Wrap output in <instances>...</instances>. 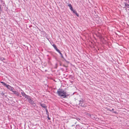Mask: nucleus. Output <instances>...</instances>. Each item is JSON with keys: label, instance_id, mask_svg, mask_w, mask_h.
<instances>
[{"label": "nucleus", "instance_id": "obj_18", "mask_svg": "<svg viewBox=\"0 0 129 129\" xmlns=\"http://www.w3.org/2000/svg\"><path fill=\"white\" fill-rule=\"evenodd\" d=\"M45 109V110L46 111V112L47 113L48 112V110H47V108L46 109Z\"/></svg>", "mask_w": 129, "mask_h": 129}, {"label": "nucleus", "instance_id": "obj_3", "mask_svg": "<svg viewBox=\"0 0 129 129\" xmlns=\"http://www.w3.org/2000/svg\"><path fill=\"white\" fill-rule=\"evenodd\" d=\"M27 98V99L28 100V101L30 104H33V103L34 102L30 99V97L29 96Z\"/></svg>", "mask_w": 129, "mask_h": 129}, {"label": "nucleus", "instance_id": "obj_14", "mask_svg": "<svg viewBox=\"0 0 129 129\" xmlns=\"http://www.w3.org/2000/svg\"><path fill=\"white\" fill-rule=\"evenodd\" d=\"M1 83L3 84V85L6 87L7 84L3 82H1Z\"/></svg>", "mask_w": 129, "mask_h": 129}, {"label": "nucleus", "instance_id": "obj_10", "mask_svg": "<svg viewBox=\"0 0 129 129\" xmlns=\"http://www.w3.org/2000/svg\"><path fill=\"white\" fill-rule=\"evenodd\" d=\"M73 11V12L78 17H79V15L78 14L77 12L75 10H73V11Z\"/></svg>", "mask_w": 129, "mask_h": 129}, {"label": "nucleus", "instance_id": "obj_13", "mask_svg": "<svg viewBox=\"0 0 129 129\" xmlns=\"http://www.w3.org/2000/svg\"><path fill=\"white\" fill-rule=\"evenodd\" d=\"M14 94H15L17 95H19V93L18 92L16 91L15 90H14Z\"/></svg>", "mask_w": 129, "mask_h": 129}, {"label": "nucleus", "instance_id": "obj_9", "mask_svg": "<svg viewBox=\"0 0 129 129\" xmlns=\"http://www.w3.org/2000/svg\"><path fill=\"white\" fill-rule=\"evenodd\" d=\"M6 87H7L8 89H9L10 90L12 87H11V86L8 84H7Z\"/></svg>", "mask_w": 129, "mask_h": 129}, {"label": "nucleus", "instance_id": "obj_6", "mask_svg": "<svg viewBox=\"0 0 129 129\" xmlns=\"http://www.w3.org/2000/svg\"><path fill=\"white\" fill-rule=\"evenodd\" d=\"M75 128L76 129H80L81 128V126L80 125L78 124L76 125Z\"/></svg>", "mask_w": 129, "mask_h": 129}, {"label": "nucleus", "instance_id": "obj_16", "mask_svg": "<svg viewBox=\"0 0 129 129\" xmlns=\"http://www.w3.org/2000/svg\"><path fill=\"white\" fill-rule=\"evenodd\" d=\"M10 90L12 91L13 92H14V90H15L13 87H12V88H11Z\"/></svg>", "mask_w": 129, "mask_h": 129}, {"label": "nucleus", "instance_id": "obj_21", "mask_svg": "<svg viewBox=\"0 0 129 129\" xmlns=\"http://www.w3.org/2000/svg\"><path fill=\"white\" fill-rule=\"evenodd\" d=\"M48 112L47 113L46 112V114L47 115H48Z\"/></svg>", "mask_w": 129, "mask_h": 129}, {"label": "nucleus", "instance_id": "obj_22", "mask_svg": "<svg viewBox=\"0 0 129 129\" xmlns=\"http://www.w3.org/2000/svg\"><path fill=\"white\" fill-rule=\"evenodd\" d=\"M113 112L115 113L116 112L115 111H114Z\"/></svg>", "mask_w": 129, "mask_h": 129}, {"label": "nucleus", "instance_id": "obj_20", "mask_svg": "<svg viewBox=\"0 0 129 129\" xmlns=\"http://www.w3.org/2000/svg\"><path fill=\"white\" fill-rule=\"evenodd\" d=\"M114 109H112L111 110H110L111 111H112L114 110Z\"/></svg>", "mask_w": 129, "mask_h": 129}, {"label": "nucleus", "instance_id": "obj_7", "mask_svg": "<svg viewBox=\"0 0 129 129\" xmlns=\"http://www.w3.org/2000/svg\"><path fill=\"white\" fill-rule=\"evenodd\" d=\"M40 104L41 106H42V107L44 108L45 109H46L47 108V107L46 106V105L45 104H42L41 103Z\"/></svg>", "mask_w": 129, "mask_h": 129}, {"label": "nucleus", "instance_id": "obj_5", "mask_svg": "<svg viewBox=\"0 0 129 129\" xmlns=\"http://www.w3.org/2000/svg\"><path fill=\"white\" fill-rule=\"evenodd\" d=\"M80 120V119L78 118H77V119H74L73 120V123H74L75 124H76L77 122L76 120H77L79 121V120Z\"/></svg>", "mask_w": 129, "mask_h": 129}, {"label": "nucleus", "instance_id": "obj_17", "mask_svg": "<svg viewBox=\"0 0 129 129\" xmlns=\"http://www.w3.org/2000/svg\"><path fill=\"white\" fill-rule=\"evenodd\" d=\"M47 118L49 120H50L51 119L50 118V117H49V115H48V116H47Z\"/></svg>", "mask_w": 129, "mask_h": 129}, {"label": "nucleus", "instance_id": "obj_12", "mask_svg": "<svg viewBox=\"0 0 129 129\" xmlns=\"http://www.w3.org/2000/svg\"><path fill=\"white\" fill-rule=\"evenodd\" d=\"M53 47H54L55 49L57 51L58 49L57 48V47H56V45L55 44H53L52 45Z\"/></svg>", "mask_w": 129, "mask_h": 129}, {"label": "nucleus", "instance_id": "obj_1", "mask_svg": "<svg viewBox=\"0 0 129 129\" xmlns=\"http://www.w3.org/2000/svg\"><path fill=\"white\" fill-rule=\"evenodd\" d=\"M57 93L59 96L62 98H65L69 95L64 90L59 89L57 90Z\"/></svg>", "mask_w": 129, "mask_h": 129}, {"label": "nucleus", "instance_id": "obj_15", "mask_svg": "<svg viewBox=\"0 0 129 129\" xmlns=\"http://www.w3.org/2000/svg\"><path fill=\"white\" fill-rule=\"evenodd\" d=\"M1 83L3 84V85L6 87L7 84L3 82H1Z\"/></svg>", "mask_w": 129, "mask_h": 129}, {"label": "nucleus", "instance_id": "obj_11", "mask_svg": "<svg viewBox=\"0 0 129 129\" xmlns=\"http://www.w3.org/2000/svg\"><path fill=\"white\" fill-rule=\"evenodd\" d=\"M58 52L59 54L61 56V57H62V58H63V56L62 55V54L61 53V52H60V50H59V49H58L56 51Z\"/></svg>", "mask_w": 129, "mask_h": 129}, {"label": "nucleus", "instance_id": "obj_8", "mask_svg": "<svg viewBox=\"0 0 129 129\" xmlns=\"http://www.w3.org/2000/svg\"><path fill=\"white\" fill-rule=\"evenodd\" d=\"M68 6L70 7V9L72 11L73 10L71 4H69L68 5Z\"/></svg>", "mask_w": 129, "mask_h": 129}, {"label": "nucleus", "instance_id": "obj_2", "mask_svg": "<svg viewBox=\"0 0 129 129\" xmlns=\"http://www.w3.org/2000/svg\"><path fill=\"white\" fill-rule=\"evenodd\" d=\"M79 106L82 107H84L86 105L85 104V103L84 102V100L83 99H82V100H80L79 101Z\"/></svg>", "mask_w": 129, "mask_h": 129}, {"label": "nucleus", "instance_id": "obj_23", "mask_svg": "<svg viewBox=\"0 0 129 129\" xmlns=\"http://www.w3.org/2000/svg\"><path fill=\"white\" fill-rule=\"evenodd\" d=\"M74 125H72V126H73Z\"/></svg>", "mask_w": 129, "mask_h": 129}, {"label": "nucleus", "instance_id": "obj_19", "mask_svg": "<svg viewBox=\"0 0 129 129\" xmlns=\"http://www.w3.org/2000/svg\"><path fill=\"white\" fill-rule=\"evenodd\" d=\"M1 94L3 96L4 95V93L3 92L2 93H1Z\"/></svg>", "mask_w": 129, "mask_h": 129}, {"label": "nucleus", "instance_id": "obj_4", "mask_svg": "<svg viewBox=\"0 0 129 129\" xmlns=\"http://www.w3.org/2000/svg\"><path fill=\"white\" fill-rule=\"evenodd\" d=\"M21 94L22 95L25 97V98H28L27 97H28V96H29L28 95H26L25 93L23 92H21Z\"/></svg>", "mask_w": 129, "mask_h": 129}]
</instances>
